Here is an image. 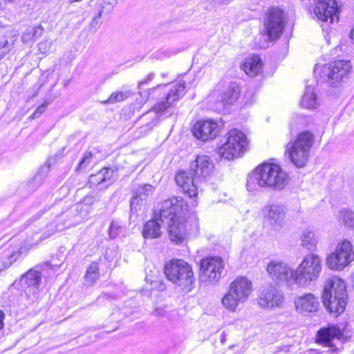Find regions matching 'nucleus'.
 <instances>
[{"instance_id":"obj_18","label":"nucleus","mask_w":354,"mask_h":354,"mask_svg":"<svg viewBox=\"0 0 354 354\" xmlns=\"http://www.w3.org/2000/svg\"><path fill=\"white\" fill-rule=\"evenodd\" d=\"M283 292L272 285L265 287L258 297L259 305L266 309L281 308L283 303Z\"/></svg>"},{"instance_id":"obj_22","label":"nucleus","mask_w":354,"mask_h":354,"mask_svg":"<svg viewBox=\"0 0 354 354\" xmlns=\"http://www.w3.org/2000/svg\"><path fill=\"white\" fill-rule=\"evenodd\" d=\"M343 336L341 328L336 326H330L321 328L317 332V342L325 346L333 348V340L340 339Z\"/></svg>"},{"instance_id":"obj_54","label":"nucleus","mask_w":354,"mask_h":354,"mask_svg":"<svg viewBox=\"0 0 354 354\" xmlns=\"http://www.w3.org/2000/svg\"><path fill=\"white\" fill-rule=\"evenodd\" d=\"M145 94H146V95H145V97H146V99H147V97H148V95H149V94H147V93H146V92H145Z\"/></svg>"},{"instance_id":"obj_23","label":"nucleus","mask_w":354,"mask_h":354,"mask_svg":"<svg viewBox=\"0 0 354 354\" xmlns=\"http://www.w3.org/2000/svg\"><path fill=\"white\" fill-rule=\"evenodd\" d=\"M295 306L299 313H310L317 311L319 302L313 294L306 293L295 299Z\"/></svg>"},{"instance_id":"obj_36","label":"nucleus","mask_w":354,"mask_h":354,"mask_svg":"<svg viewBox=\"0 0 354 354\" xmlns=\"http://www.w3.org/2000/svg\"><path fill=\"white\" fill-rule=\"evenodd\" d=\"M154 190V187L150 184H143L139 185L134 191L133 194L136 196L142 198L147 201V198L151 195Z\"/></svg>"},{"instance_id":"obj_13","label":"nucleus","mask_w":354,"mask_h":354,"mask_svg":"<svg viewBox=\"0 0 354 354\" xmlns=\"http://www.w3.org/2000/svg\"><path fill=\"white\" fill-rule=\"evenodd\" d=\"M185 81L176 83L169 88L165 97L153 106V110L159 117H168L173 113L171 108L185 95Z\"/></svg>"},{"instance_id":"obj_34","label":"nucleus","mask_w":354,"mask_h":354,"mask_svg":"<svg viewBox=\"0 0 354 354\" xmlns=\"http://www.w3.org/2000/svg\"><path fill=\"white\" fill-rule=\"evenodd\" d=\"M131 93L129 90H122L111 93L109 97L104 102L105 104H114L122 102L130 97Z\"/></svg>"},{"instance_id":"obj_31","label":"nucleus","mask_w":354,"mask_h":354,"mask_svg":"<svg viewBox=\"0 0 354 354\" xmlns=\"http://www.w3.org/2000/svg\"><path fill=\"white\" fill-rule=\"evenodd\" d=\"M17 37L15 35L8 37L3 36L0 38V61L14 48Z\"/></svg>"},{"instance_id":"obj_29","label":"nucleus","mask_w":354,"mask_h":354,"mask_svg":"<svg viewBox=\"0 0 354 354\" xmlns=\"http://www.w3.org/2000/svg\"><path fill=\"white\" fill-rule=\"evenodd\" d=\"M318 104L313 86H307L301 101V105L308 109H315L317 107Z\"/></svg>"},{"instance_id":"obj_40","label":"nucleus","mask_w":354,"mask_h":354,"mask_svg":"<svg viewBox=\"0 0 354 354\" xmlns=\"http://www.w3.org/2000/svg\"><path fill=\"white\" fill-rule=\"evenodd\" d=\"M50 164L46 162L43 167H40L39 171H37V174L34 176L31 184L33 183L35 181L37 180H41L43 178L46 176V174L48 172L50 169Z\"/></svg>"},{"instance_id":"obj_42","label":"nucleus","mask_w":354,"mask_h":354,"mask_svg":"<svg viewBox=\"0 0 354 354\" xmlns=\"http://www.w3.org/2000/svg\"><path fill=\"white\" fill-rule=\"evenodd\" d=\"M48 105V103L44 102L41 105L38 106L37 109L35 111V112L30 115V118L35 119L38 117H39L46 109L47 106Z\"/></svg>"},{"instance_id":"obj_53","label":"nucleus","mask_w":354,"mask_h":354,"mask_svg":"<svg viewBox=\"0 0 354 354\" xmlns=\"http://www.w3.org/2000/svg\"><path fill=\"white\" fill-rule=\"evenodd\" d=\"M194 81V80H192V82L190 83L191 86L193 85Z\"/></svg>"},{"instance_id":"obj_51","label":"nucleus","mask_w":354,"mask_h":354,"mask_svg":"<svg viewBox=\"0 0 354 354\" xmlns=\"http://www.w3.org/2000/svg\"><path fill=\"white\" fill-rule=\"evenodd\" d=\"M221 341L223 343L224 342V341H225V337L224 336L221 338Z\"/></svg>"},{"instance_id":"obj_7","label":"nucleus","mask_w":354,"mask_h":354,"mask_svg":"<svg viewBox=\"0 0 354 354\" xmlns=\"http://www.w3.org/2000/svg\"><path fill=\"white\" fill-rule=\"evenodd\" d=\"M165 274L170 281L185 292L194 288L195 281L191 266L181 259L172 260L165 266Z\"/></svg>"},{"instance_id":"obj_1","label":"nucleus","mask_w":354,"mask_h":354,"mask_svg":"<svg viewBox=\"0 0 354 354\" xmlns=\"http://www.w3.org/2000/svg\"><path fill=\"white\" fill-rule=\"evenodd\" d=\"M187 205L180 197H173L163 201L159 209L160 221L167 225L170 239L176 243L182 242L189 229L186 221Z\"/></svg>"},{"instance_id":"obj_44","label":"nucleus","mask_w":354,"mask_h":354,"mask_svg":"<svg viewBox=\"0 0 354 354\" xmlns=\"http://www.w3.org/2000/svg\"><path fill=\"white\" fill-rule=\"evenodd\" d=\"M155 77V74L153 73H151L148 75L147 78L143 81H141L139 83L138 87L140 88L143 84L148 83L149 81L152 80Z\"/></svg>"},{"instance_id":"obj_41","label":"nucleus","mask_w":354,"mask_h":354,"mask_svg":"<svg viewBox=\"0 0 354 354\" xmlns=\"http://www.w3.org/2000/svg\"><path fill=\"white\" fill-rule=\"evenodd\" d=\"M52 41H43L38 44V50L42 54H46L52 46Z\"/></svg>"},{"instance_id":"obj_2","label":"nucleus","mask_w":354,"mask_h":354,"mask_svg":"<svg viewBox=\"0 0 354 354\" xmlns=\"http://www.w3.org/2000/svg\"><path fill=\"white\" fill-rule=\"evenodd\" d=\"M288 183V174L279 165L265 162L248 176L246 188L250 192H260L263 188L281 191Z\"/></svg>"},{"instance_id":"obj_49","label":"nucleus","mask_w":354,"mask_h":354,"mask_svg":"<svg viewBox=\"0 0 354 354\" xmlns=\"http://www.w3.org/2000/svg\"><path fill=\"white\" fill-rule=\"evenodd\" d=\"M82 0H68V2L70 3H75V2H79V1H82Z\"/></svg>"},{"instance_id":"obj_27","label":"nucleus","mask_w":354,"mask_h":354,"mask_svg":"<svg viewBox=\"0 0 354 354\" xmlns=\"http://www.w3.org/2000/svg\"><path fill=\"white\" fill-rule=\"evenodd\" d=\"M113 174V171L111 169L103 168L97 174L91 175L88 183L91 185H97L108 182L106 186H109L112 183Z\"/></svg>"},{"instance_id":"obj_5","label":"nucleus","mask_w":354,"mask_h":354,"mask_svg":"<svg viewBox=\"0 0 354 354\" xmlns=\"http://www.w3.org/2000/svg\"><path fill=\"white\" fill-rule=\"evenodd\" d=\"M345 282L338 277H333L326 281L322 294L323 303L330 313H342L347 304Z\"/></svg>"},{"instance_id":"obj_15","label":"nucleus","mask_w":354,"mask_h":354,"mask_svg":"<svg viewBox=\"0 0 354 354\" xmlns=\"http://www.w3.org/2000/svg\"><path fill=\"white\" fill-rule=\"evenodd\" d=\"M285 26L284 12L279 8H272L268 12L264 21L266 35L270 40L279 38Z\"/></svg>"},{"instance_id":"obj_26","label":"nucleus","mask_w":354,"mask_h":354,"mask_svg":"<svg viewBox=\"0 0 354 354\" xmlns=\"http://www.w3.org/2000/svg\"><path fill=\"white\" fill-rule=\"evenodd\" d=\"M158 220L153 218L148 221L145 223L142 229V236L145 239H156L160 237L161 232V221H160V216L158 215Z\"/></svg>"},{"instance_id":"obj_9","label":"nucleus","mask_w":354,"mask_h":354,"mask_svg":"<svg viewBox=\"0 0 354 354\" xmlns=\"http://www.w3.org/2000/svg\"><path fill=\"white\" fill-rule=\"evenodd\" d=\"M252 282L245 277H237L229 286L227 294L222 299L223 306L234 312L240 304L244 303L252 292Z\"/></svg>"},{"instance_id":"obj_6","label":"nucleus","mask_w":354,"mask_h":354,"mask_svg":"<svg viewBox=\"0 0 354 354\" xmlns=\"http://www.w3.org/2000/svg\"><path fill=\"white\" fill-rule=\"evenodd\" d=\"M352 66L349 61L336 60L326 64H316L314 68L317 82H327L330 86H337L348 75Z\"/></svg>"},{"instance_id":"obj_24","label":"nucleus","mask_w":354,"mask_h":354,"mask_svg":"<svg viewBox=\"0 0 354 354\" xmlns=\"http://www.w3.org/2000/svg\"><path fill=\"white\" fill-rule=\"evenodd\" d=\"M240 88L236 82H230L221 95V100L218 102L219 106L218 109H222L226 105H230L234 102L239 97Z\"/></svg>"},{"instance_id":"obj_11","label":"nucleus","mask_w":354,"mask_h":354,"mask_svg":"<svg viewBox=\"0 0 354 354\" xmlns=\"http://www.w3.org/2000/svg\"><path fill=\"white\" fill-rule=\"evenodd\" d=\"M226 136L225 142L218 149V153L221 158L230 160L245 153L248 149V141L243 132L234 129Z\"/></svg>"},{"instance_id":"obj_35","label":"nucleus","mask_w":354,"mask_h":354,"mask_svg":"<svg viewBox=\"0 0 354 354\" xmlns=\"http://www.w3.org/2000/svg\"><path fill=\"white\" fill-rule=\"evenodd\" d=\"M117 3L118 0H102L96 8L98 15L110 13Z\"/></svg>"},{"instance_id":"obj_14","label":"nucleus","mask_w":354,"mask_h":354,"mask_svg":"<svg viewBox=\"0 0 354 354\" xmlns=\"http://www.w3.org/2000/svg\"><path fill=\"white\" fill-rule=\"evenodd\" d=\"M224 272V262L221 257H211L201 261L200 280L204 282L218 281Z\"/></svg>"},{"instance_id":"obj_17","label":"nucleus","mask_w":354,"mask_h":354,"mask_svg":"<svg viewBox=\"0 0 354 354\" xmlns=\"http://www.w3.org/2000/svg\"><path fill=\"white\" fill-rule=\"evenodd\" d=\"M314 12L317 19L323 22L333 24L338 21V8L335 0H313Z\"/></svg>"},{"instance_id":"obj_4","label":"nucleus","mask_w":354,"mask_h":354,"mask_svg":"<svg viewBox=\"0 0 354 354\" xmlns=\"http://www.w3.org/2000/svg\"><path fill=\"white\" fill-rule=\"evenodd\" d=\"M82 209L81 205H75L70 208L62 211L55 218V225L50 223L46 225V231L41 235L39 232H33L31 234L28 235V243L29 245H37L42 240L46 239L56 231H63L66 228L74 226L80 223L82 220V216L80 211Z\"/></svg>"},{"instance_id":"obj_8","label":"nucleus","mask_w":354,"mask_h":354,"mask_svg":"<svg viewBox=\"0 0 354 354\" xmlns=\"http://www.w3.org/2000/svg\"><path fill=\"white\" fill-rule=\"evenodd\" d=\"M313 141L314 135L310 131H306L299 133L294 142L286 145V151L297 167L302 168L306 165Z\"/></svg>"},{"instance_id":"obj_52","label":"nucleus","mask_w":354,"mask_h":354,"mask_svg":"<svg viewBox=\"0 0 354 354\" xmlns=\"http://www.w3.org/2000/svg\"><path fill=\"white\" fill-rule=\"evenodd\" d=\"M10 263H11V262H10V261L9 264H7V263H6V265L5 266V267H4V268H6V267L9 266V265H10Z\"/></svg>"},{"instance_id":"obj_50","label":"nucleus","mask_w":354,"mask_h":354,"mask_svg":"<svg viewBox=\"0 0 354 354\" xmlns=\"http://www.w3.org/2000/svg\"><path fill=\"white\" fill-rule=\"evenodd\" d=\"M106 296H107L106 295H104L103 296H100V297H98V299H102L103 297H106Z\"/></svg>"},{"instance_id":"obj_20","label":"nucleus","mask_w":354,"mask_h":354,"mask_svg":"<svg viewBox=\"0 0 354 354\" xmlns=\"http://www.w3.org/2000/svg\"><path fill=\"white\" fill-rule=\"evenodd\" d=\"M194 136L203 141L214 139L219 131L218 123L212 120H199L194 126Z\"/></svg>"},{"instance_id":"obj_38","label":"nucleus","mask_w":354,"mask_h":354,"mask_svg":"<svg viewBox=\"0 0 354 354\" xmlns=\"http://www.w3.org/2000/svg\"><path fill=\"white\" fill-rule=\"evenodd\" d=\"M145 202L146 201L143 200L142 198H140L133 194L130 200L131 213L136 214L145 205Z\"/></svg>"},{"instance_id":"obj_37","label":"nucleus","mask_w":354,"mask_h":354,"mask_svg":"<svg viewBox=\"0 0 354 354\" xmlns=\"http://www.w3.org/2000/svg\"><path fill=\"white\" fill-rule=\"evenodd\" d=\"M124 232V227L119 221H112L109 226V236L112 239L119 236Z\"/></svg>"},{"instance_id":"obj_12","label":"nucleus","mask_w":354,"mask_h":354,"mask_svg":"<svg viewBox=\"0 0 354 354\" xmlns=\"http://www.w3.org/2000/svg\"><path fill=\"white\" fill-rule=\"evenodd\" d=\"M354 260L353 247L351 241L345 239L339 243L335 251L330 253L326 259L329 268L342 270Z\"/></svg>"},{"instance_id":"obj_10","label":"nucleus","mask_w":354,"mask_h":354,"mask_svg":"<svg viewBox=\"0 0 354 354\" xmlns=\"http://www.w3.org/2000/svg\"><path fill=\"white\" fill-rule=\"evenodd\" d=\"M322 270V261L315 254L305 256L295 272V285L300 287L309 286L315 281Z\"/></svg>"},{"instance_id":"obj_21","label":"nucleus","mask_w":354,"mask_h":354,"mask_svg":"<svg viewBox=\"0 0 354 354\" xmlns=\"http://www.w3.org/2000/svg\"><path fill=\"white\" fill-rule=\"evenodd\" d=\"M41 281V274L35 270H30L20 279L21 291L28 297L37 294L39 292Z\"/></svg>"},{"instance_id":"obj_30","label":"nucleus","mask_w":354,"mask_h":354,"mask_svg":"<svg viewBox=\"0 0 354 354\" xmlns=\"http://www.w3.org/2000/svg\"><path fill=\"white\" fill-rule=\"evenodd\" d=\"M302 247L309 250H313L316 248L318 242V238L315 233L309 230H304L300 237Z\"/></svg>"},{"instance_id":"obj_16","label":"nucleus","mask_w":354,"mask_h":354,"mask_svg":"<svg viewBox=\"0 0 354 354\" xmlns=\"http://www.w3.org/2000/svg\"><path fill=\"white\" fill-rule=\"evenodd\" d=\"M267 272L271 279L278 284L295 285V272L282 261H272L267 266Z\"/></svg>"},{"instance_id":"obj_47","label":"nucleus","mask_w":354,"mask_h":354,"mask_svg":"<svg viewBox=\"0 0 354 354\" xmlns=\"http://www.w3.org/2000/svg\"><path fill=\"white\" fill-rule=\"evenodd\" d=\"M351 37L352 39L354 40V27L352 28L351 30Z\"/></svg>"},{"instance_id":"obj_3","label":"nucleus","mask_w":354,"mask_h":354,"mask_svg":"<svg viewBox=\"0 0 354 354\" xmlns=\"http://www.w3.org/2000/svg\"><path fill=\"white\" fill-rule=\"evenodd\" d=\"M214 167V161L208 156L198 155L190 163L188 171H181L176 174V182L189 197L196 196L198 183L204 181L213 173Z\"/></svg>"},{"instance_id":"obj_19","label":"nucleus","mask_w":354,"mask_h":354,"mask_svg":"<svg viewBox=\"0 0 354 354\" xmlns=\"http://www.w3.org/2000/svg\"><path fill=\"white\" fill-rule=\"evenodd\" d=\"M266 221L274 230H279L283 226L286 217L285 207L280 204H268L263 208Z\"/></svg>"},{"instance_id":"obj_45","label":"nucleus","mask_w":354,"mask_h":354,"mask_svg":"<svg viewBox=\"0 0 354 354\" xmlns=\"http://www.w3.org/2000/svg\"><path fill=\"white\" fill-rule=\"evenodd\" d=\"M93 201H94V198L91 196H87L83 200V203L84 204L88 205H92L93 203Z\"/></svg>"},{"instance_id":"obj_32","label":"nucleus","mask_w":354,"mask_h":354,"mask_svg":"<svg viewBox=\"0 0 354 354\" xmlns=\"http://www.w3.org/2000/svg\"><path fill=\"white\" fill-rule=\"evenodd\" d=\"M44 32L41 25L35 26H28L23 32L21 40L24 43H28L35 39L39 37Z\"/></svg>"},{"instance_id":"obj_33","label":"nucleus","mask_w":354,"mask_h":354,"mask_svg":"<svg viewBox=\"0 0 354 354\" xmlns=\"http://www.w3.org/2000/svg\"><path fill=\"white\" fill-rule=\"evenodd\" d=\"M99 266L97 262L93 261L88 268L86 275L85 281L87 285H93L99 278Z\"/></svg>"},{"instance_id":"obj_43","label":"nucleus","mask_w":354,"mask_h":354,"mask_svg":"<svg viewBox=\"0 0 354 354\" xmlns=\"http://www.w3.org/2000/svg\"><path fill=\"white\" fill-rule=\"evenodd\" d=\"M102 17V15H98V12H97V14L93 17L91 22V27L93 28H97L100 24V18Z\"/></svg>"},{"instance_id":"obj_46","label":"nucleus","mask_w":354,"mask_h":354,"mask_svg":"<svg viewBox=\"0 0 354 354\" xmlns=\"http://www.w3.org/2000/svg\"><path fill=\"white\" fill-rule=\"evenodd\" d=\"M5 319V314L0 310V330L3 328V320Z\"/></svg>"},{"instance_id":"obj_28","label":"nucleus","mask_w":354,"mask_h":354,"mask_svg":"<svg viewBox=\"0 0 354 354\" xmlns=\"http://www.w3.org/2000/svg\"><path fill=\"white\" fill-rule=\"evenodd\" d=\"M336 218L340 225L354 230V212L351 209L342 208L338 211Z\"/></svg>"},{"instance_id":"obj_39","label":"nucleus","mask_w":354,"mask_h":354,"mask_svg":"<svg viewBox=\"0 0 354 354\" xmlns=\"http://www.w3.org/2000/svg\"><path fill=\"white\" fill-rule=\"evenodd\" d=\"M93 158V153L91 151H86L84 154L82 159L79 162L76 169L80 170L86 168L91 163Z\"/></svg>"},{"instance_id":"obj_25","label":"nucleus","mask_w":354,"mask_h":354,"mask_svg":"<svg viewBox=\"0 0 354 354\" xmlns=\"http://www.w3.org/2000/svg\"><path fill=\"white\" fill-rule=\"evenodd\" d=\"M263 63L259 55H252L245 59L241 68L250 77H255L262 72Z\"/></svg>"},{"instance_id":"obj_48","label":"nucleus","mask_w":354,"mask_h":354,"mask_svg":"<svg viewBox=\"0 0 354 354\" xmlns=\"http://www.w3.org/2000/svg\"><path fill=\"white\" fill-rule=\"evenodd\" d=\"M220 3H229L232 0H218Z\"/></svg>"}]
</instances>
